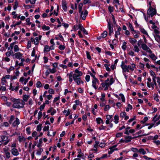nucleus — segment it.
Returning a JSON list of instances; mask_svg holds the SVG:
<instances>
[{
  "label": "nucleus",
  "instance_id": "nucleus-1",
  "mask_svg": "<svg viewBox=\"0 0 160 160\" xmlns=\"http://www.w3.org/2000/svg\"><path fill=\"white\" fill-rule=\"evenodd\" d=\"M149 4L150 6L149 8L147 11V14L151 16V17H153L154 15L156 14V10L154 8H153L151 6V2H149Z\"/></svg>",
  "mask_w": 160,
  "mask_h": 160
},
{
  "label": "nucleus",
  "instance_id": "nucleus-2",
  "mask_svg": "<svg viewBox=\"0 0 160 160\" xmlns=\"http://www.w3.org/2000/svg\"><path fill=\"white\" fill-rule=\"evenodd\" d=\"M117 145H115L109 148L110 149V150L108 152V153L109 154H111L114 151V150H118V149L117 148H115L117 147Z\"/></svg>",
  "mask_w": 160,
  "mask_h": 160
},
{
  "label": "nucleus",
  "instance_id": "nucleus-3",
  "mask_svg": "<svg viewBox=\"0 0 160 160\" xmlns=\"http://www.w3.org/2000/svg\"><path fill=\"white\" fill-rule=\"evenodd\" d=\"M78 29H79L81 31H83L84 34H88L87 31L83 28L82 25L80 24H79Z\"/></svg>",
  "mask_w": 160,
  "mask_h": 160
},
{
  "label": "nucleus",
  "instance_id": "nucleus-4",
  "mask_svg": "<svg viewBox=\"0 0 160 160\" xmlns=\"http://www.w3.org/2000/svg\"><path fill=\"white\" fill-rule=\"evenodd\" d=\"M21 102H15L12 105V107L14 108H21Z\"/></svg>",
  "mask_w": 160,
  "mask_h": 160
},
{
  "label": "nucleus",
  "instance_id": "nucleus-5",
  "mask_svg": "<svg viewBox=\"0 0 160 160\" xmlns=\"http://www.w3.org/2000/svg\"><path fill=\"white\" fill-rule=\"evenodd\" d=\"M12 153L14 156H17L18 154V152L16 148H13L12 149Z\"/></svg>",
  "mask_w": 160,
  "mask_h": 160
},
{
  "label": "nucleus",
  "instance_id": "nucleus-6",
  "mask_svg": "<svg viewBox=\"0 0 160 160\" xmlns=\"http://www.w3.org/2000/svg\"><path fill=\"white\" fill-rule=\"evenodd\" d=\"M62 7L64 11H66L67 9V3L63 1H62Z\"/></svg>",
  "mask_w": 160,
  "mask_h": 160
},
{
  "label": "nucleus",
  "instance_id": "nucleus-7",
  "mask_svg": "<svg viewBox=\"0 0 160 160\" xmlns=\"http://www.w3.org/2000/svg\"><path fill=\"white\" fill-rule=\"evenodd\" d=\"M121 67L124 72H129V70L128 69L127 65H121Z\"/></svg>",
  "mask_w": 160,
  "mask_h": 160
},
{
  "label": "nucleus",
  "instance_id": "nucleus-8",
  "mask_svg": "<svg viewBox=\"0 0 160 160\" xmlns=\"http://www.w3.org/2000/svg\"><path fill=\"white\" fill-rule=\"evenodd\" d=\"M88 12L87 10H85L84 13H83V15L82 16H80V17L82 18V19L83 20H85L86 19V16L88 14Z\"/></svg>",
  "mask_w": 160,
  "mask_h": 160
},
{
  "label": "nucleus",
  "instance_id": "nucleus-9",
  "mask_svg": "<svg viewBox=\"0 0 160 160\" xmlns=\"http://www.w3.org/2000/svg\"><path fill=\"white\" fill-rule=\"evenodd\" d=\"M98 79L97 78L96 79H94L92 82V86L95 88V89H97V88L96 86V82H98Z\"/></svg>",
  "mask_w": 160,
  "mask_h": 160
},
{
  "label": "nucleus",
  "instance_id": "nucleus-10",
  "mask_svg": "<svg viewBox=\"0 0 160 160\" xmlns=\"http://www.w3.org/2000/svg\"><path fill=\"white\" fill-rule=\"evenodd\" d=\"M16 58L18 59H20V58H22V54L20 52H17L15 54Z\"/></svg>",
  "mask_w": 160,
  "mask_h": 160
},
{
  "label": "nucleus",
  "instance_id": "nucleus-11",
  "mask_svg": "<svg viewBox=\"0 0 160 160\" xmlns=\"http://www.w3.org/2000/svg\"><path fill=\"white\" fill-rule=\"evenodd\" d=\"M19 120L18 118H16V120L13 123L12 125L14 126H16L17 125L19 124Z\"/></svg>",
  "mask_w": 160,
  "mask_h": 160
},
{
  "label": "nucleus",
  "instance_id": "nucleus-12",
  "mask_svg": "<svg viewBox=\"0 0 160 160\" xmlns=\"http://www.w3.org/2000/svg\"><path fill=\"white\" fill-rule=\"evenodd\" d=\"M142 49L145 51H147L148 49L149 48L145 44H142Z\"/></svg>",
  "mask_w": 160,
  "mask_h": 160
},
{
  "label": "nucleus",
  "instance_id": "nucleus-13",
  "mask_svg": "<svg viewBox=\"0 0 160 160\" xmlns=\"http://www.w3.org/2000/svg\"><path fill=\"white\" fill-rule=\"evenodd\" d=\"M138 152H139L140 154H142V155H145L146 154V152L144 150V149L142 148H141L138 149Z\"/></svg>",
  "mask_w": 160,
  "mask_h": 160
},
{
  "label": "nucleus",
  "instance_id": "nucleus-14",
  "mask_svg": "<svg viewBox=\"0 0 160 160\" xmlns=\"http://www.w3.org/2000/svg\"><path fill=\"white\" fill-rule=\"evenodd\" d=\"M154 37L158 43L160 42V36L158 35H154Z\"/></svg>",
  "mask_w": 160,
  "mask_h": 160
},
{
  "label": "nucleus",
  "instance_id": "nucleus-15",
  "mask_svg": "<svg viewBox=\"0 0 160 160\" xmlns=\"http://www.w3.org/2000/svg\"><path fill=\"white\" fill-rule=\"evenodd\" d=\"M118 118L119 117L118 115H115L114 117V119L115 120L114 122L116 124L118 123V121L119 119Z\"/></svg>",
  "mask_w": 160,
  "mask_h": 160
},
{
  "label": "nucleus",
  "instance_id": "nucleus-16",
  "mask_svg": "<svg viewBox=\"0 0 160 160\" xmlns=\"http://www.w3.org/2000/svg\"><path fill=\"white\" fill-rule=\"evenodd\" d=\"M50 50V47L48 45H45L44 48V52H49Z\"/></svg>",
  "mask_w": 160,
  "mask_h": 160
},
{
  "label": "nucleus",
  "instance_id": "nucleus-17",
  "mask_svg": "<svg viewBox=\"0 0 160 160\" xmlns=\"http://www.w3.org/2000/svg\"><path fill=\"white\" fill-rule=\"evenodd\" d=\"M114 80L113 78H112L110 80L109 82H108V83H106V84L107 85L109 86L110 85H111L112 84V83L114 82Z\"/></svg>",
  "mask_w": 160,
  "mask_h": 160
},
{
  "label": "nucleus",
  "instance_id": "nucleus-18",
  "mask_svg": "<svg viewBox=\"0 0 160 160\" xmlns=\"http://www.w3.org/2000/svg\"><path fill=\"white\" fill-rule=\"evenodd\" d=\"M149 56L153 60H155L157 58L153 53L151 55H149Z\"/></svg>",
  "mask_w": 160,
  "mask_h": 160
},
{
  "label": "nucleus",
  "instance_id": "nucleus-19",
  "mask_svg": "<svg viewBox=\"0 0 160 160\" xmlns=\"http://www.w3.org/2000/svg\"><path fill=\"white\" fill-rule=\"evenodd\" d=\"M140 31L142 32L143 34H145L148 36V34L147 32L143 29L142 28H141L140 29Z\"/></svg>",
  "mask_w": 160,
  "mask_h": 160
},
{
  "label": "nucleus",
  "instance_id": "nucleus-20",
  "mask_svg": "<svg viewBox=\"0 0 160 160\" xmlns=\"http://www.w3.org/2000/svg\"><path fill=\"white\" fill-rule=\"evenodd\" d=\"M107 35V32L106 31H104L103 33L102 34L101 36L102 38H105Z\"/></svg>",
  "mask_w": 160,
  "mask_h": 160
},
{
  "label": "nucleus",
  "instance_id": "nucleus-21",
  "mask_svg": "<svg viewBox=\"0 0 160 160\" xmlns=\"http://www.w3.org/2000/svg\"><path fill=\"white\" fill-rule=\"evenodd\" d=\"M42 28L43 30L45 29L46 30H48L49 29L50 27L49 26H46L44 25L42 27Z\"/></svg>",
  "mask_w": 160,
  "mask_h": 160
},
{
  "label": "nucleus",
  "instance_id": "nucleus-22",
  "mask_svg": "<svg viewBox=\"0 0 160 160\" xmlns=\"http://www.w3.org/2000/svg\"><path fill=\"white\" fill-rule=\"evenodd\" d=\"M96 121L98 124H100V121L101 122L103 123V120L100 118H96Z\"/></svg>",
  "mask_w": 160,
  "mask_h": 160
},
{
  "label": "nucleus",
  "instance_id": "nucleus-23",
  "mask_svg": "<svg viewBox=\"0 0 160 160\" xmlns=\"http://www.w3.org/2000/svg\"><path fill=\"white\" fill-rule=\"evenodd\" d=\"M131 39V38H130ZM130 42L132 44L136 43L137 42V40L134 38L131 39V40L130 41Z\"/></svg>",
  "mask_w": 160,
  "mask_h": 160
},
{
  "label": "nucleus",
  "instance_id": "nucleus-24",
  "mask_svg": "<svg viewBox=\"0 0 160 160\" xmlns=\"http://www.w3.org/2000/svg\"><path fill=\"white\" fill-rule=\"evenodd\" d=\"M72 77H73V75L72 74V72H71L69 74V81L70 82H72Z\"/></svg>",
  "mask_w": 160,
  "mask_h": 160
},
{
  "label": "nucleus",
  "instance_id": "nucleus-25",
  "mask_svg": "<svg viewBox=\"0 0 160 160\" xmlns=\"http://www.w3.org/2000/svg\"><path fill=\"white\" fill-rule=\"evenodd\" d=\"M23 99L24 101L27 102L28 100V96L27 95H24L23 96Z\"/></svg>",
  "mask_w": 160,
  "mask_h": 160
},
{
  "label": "nucleus",
  "instance_id": "nucleus-26",
  "mask_svg": "<svg viewBox=\"0 0 160 160\" xmlns=\"http://www.w3.org/2000/svg\"><path fill=\"white\" fill-rule=\"evenodd\" d=\"M134 50L135 52H138L139 51V49L138 48V47L137 45H135L134 46Z\"/></svg>",
  "mask_w": 160,
  "mask_h": 160
},
{
  "label": "nucleus",
  "instance_id": "nucleus-27",
  "mask_svg": "<svg viewBox=\"0 0 160 160\" xmlns=\"http://www.w3.org/2000/svg\"><path fill=\"white\" fill-rule=\"evenodd\" d=\"M38 119H40L42 116V113L41 111H40L38 112Z\"/></svg>",
  "mask_w": 160,
  "mask_h": 160
},
{
  "label": "nucleus",
  "instance_id": "nucleus-28",
  "mask_svg": "<svg viewBox=\"0 0 160 160\" xmlns=\"http://www.w3.org/2000/svg\"><path fill=\"white\" fill-rule=\"evenodd\" d=\"M48 70H49V72H50L53 73H54L56 72V69L54 68H53L52 69H51L50 68H49Z\"/></svg>",
  "mask_w": 160,
  "mask_h": 160
},
{
  "label": "nucleus",
  "instance_id": "nucleus-29",
  "mask_svg": "<svg viewBox=\"0 0 160 160\" xmlns=\"http://www.w3.org/2000/svg\"><path fill=\"white\" fill-rule=\"evenodd\" d=\"M108 10L109 12L111 13L113 11V7H111L110 6L108 7Z\"/></svg>",
  "mask_w": 160,
  "mask_h": 160
},
{
  "label": "nucleus",
  "instance_id": "nucleus-30",
  "mask_svg": "<svg viewBox=\"0 0 160 160\" xmlns=\"http://www.w3.org/2000/svg\"><path fill=\"white\" fill-rule=\"evenodd\" d=\"M142 42H143V41H142L141 39H140V40H139L137 44H138V46L139 47H140V45H142V44H143L142 43Z\"/></svg>",
  "mask_w": 160,
  "mask_h": 160
},
{
  "label": "nucleus",
  "instance_id": "nucleus-31",
  "mask_svg": "<svg viewBox=\"0 0 160 160\" xmlns=\"http://www.w3.org/2000/svg\"><path fill=\"white\" fill-rule=\"evenodd\" d=\"M86 54L87 58L89 60H91V58L89 52L87 51H86Z\"/></svg>",
  "mask_w": 160,
  "mask_h": 160
},
{
  "label": "nucleus",
  "instance_id": "nucleus-32",
  "mask_svg": "<svg viewBox=\"0 0 160 160\" xmlns=\"http://www.w3.org/2000/svg\"><path fill=\"white\" fill-rule=\"evenodd\" d=\"M104 66L106 68V70L109 72H110L111 71L110 68L108 67V65L107 64H105Z\"/></svg>",
  "mask_w": 160,
  "mask_h": 160
},
{
  "label": "nucleus",
  "instance_id": "nucleus-33",
  "mask_svg": "<svg viewBox=\"0 0 160 160\" xmlns=\"http://www.w3.org/2000/svg\"><path fill=\"white\" fill-rule=\"evenodd\" d=\"M129 27L132 31L136 32V31L134 29L132 24L130 23H129Z\"/></svg>",
  "mask_w": 160,
  "mask_h": 160
},
{
  "label": "nucleus",
  "instance_id": "nucleus-34",
  "mask_svg": "<svg viewBox=\"0 0 160 160\" xmlns=\"http://www.w3.org/2000/svg\"><path fill=\"white\" fill-rule=\"evenodd\" d=\"M154 99L157 102L159 101V99L158 98V95L157 94H154Z\"/></svg>",
  "mask_w": 160,
  "mask_h": 160
},
{
  "label": "nucleus",
  "instance_id": "nucleus-35",
  "mask_svg": "<svg viewBox=\"0 0 160 160\" xmlns=\"http://www.w3.org/2000/svg\"><path fill=\"white\" fill-rule=\"evenodd\" d=\"M78 77L77 76V74H74L73 75V78L74 81H76L77 79L78 78Z\"/></svg>",
  "mask_w": 160,
  "mask_h": 160
},
{
  "label": "nucleus",
  "instance_id": "nucleus-36",
  "mask_svg": "<svg viewBox=\"0 0 160 160\" xmlns=\"http://www.w3.org/2000/svg\"><path fill=\"white\" fill-rule=\"evenodd\" d=\"M21 23V21H20L19 22H18L14 25H12L11 26V27H15L16 25H20Z\"/></svg>",
  "mask_w": 160,
  "mask_h": 160
},
{
  "label": "nucleus",
  "instance_id": "nucleus-37",
  "mask_svg": "<svg viewBox=\"0 0 160 160\" xmlns=\"http://www.w3.org/2000/svg\"><path fill=\"white\" fill-rule=\"evenodd\" d=\"M106 144L104 142H101L99 144V146L101 148H104L105 147Z\"/></svg>",
  "mask_w": 160,
  "mask_h": 160
},
{
  "label": "nucleus",
  "instance_id": "nucleus-38",
  "mask_svg": "<svg viewBox=\"0 0 160 160\" xmlns=\"http://www.w3.org/2000/svg\"><path fill=\"white\" fill-rule=\"evenodd\" d=\"M18 6V2L17 1H16L15 2V5L13 7L14 9L15 10L17 8Z\"/></svg>",
  "mask_w": 160,
  "mask_h": 160
},
{
  "label": "nucleus",
  "instance_id": "nucleus-39",
  "mask_svg": "<svg viewBox=\"0 0 160 160\" xmlns=\"http://www.w3.org/2000/svg\"><path fill=\"white\" fill-rule=\"evenodd\" d=\"M36 85L37 88H40L42 86V84L40 82L38 81Z\"/></svg>",
  "mask_w": 160,
  "mask_h": 160
},
{
  "label": "nucleus",
  "instance_id": "nucleus-40",
  "mask_svg": "<svg viewBox=\"0 0 160 160\" xmlns=\"http://www.w3.org/2000/svg\"><path fill=\"white\" fill-rule=\"evenodd\" d=\"M42 124H39L37 126V130L38 131H40L41 129Z\"/></svg>",
  "mask_w": 160,
  "mask_h": 160
},
{
  "label": "nucleus",
  "instance_id": "nucleus-41",
  "mask_svg": "<svg viewBox=\"0 0 160 160\" xmlns=\"http://www.w3.org/2000/svg\"><path fill=\"white\" fill-rule=\"evenodd\" d=\"M42 149L41 148H40L39 149V151H38L37 152V154L38 155H40L41 154V152L43 151Z\"/></svg>",
  "mask_w": 160,
  "mask_h": 160
},
{
  "label": "nucleus",
  "instance_id": "nucleus-42",
  "mask_svg": "<svg viewBox=\"0 0 160 160\" xmlns=\"http://www.w3.org/2000/svg\"><path fill=\"white\" fill-rule=\"evenodd\" d=\"M11 52H12V53H13L12 50H11L9 52H8L6 53V55L7 56L9 57L11 55Z\"/></svg>",
  "mask_w": 160,
  "mask_h": 160
},
{
  "label": "nucleus",
  "instance_id": "nucleus-43",
  "mask_svg": "<svg viewBox=\"0 0 160 160\" xmlns=\"http://www.w3.org/2000/svg\"><path fill=\"white\" fill-rule=\"evenodd\" d=\"M131 150L134 152H138V150L136 148H131Z\"/></svg>",
  "mask_w": 160,
  "mask_h": 160
},
{
  "label": "nucleus",
  "instance_id": "nucleus-44",
  "mask_svg": "<svg viewBox=\"0 0 160 160\" xmlns=\"http://www.w3.org/2000/svg\"><path fill=\"white\" fill-rule=\"evenodd\" d=\"M14 117L13 116H11L10 119L9 121V122L10 124L14 120Z\"/></svg>",
  "mask_w": 160,
  "mask_h": 160
},
{
  "label": "nucleus",
  "instance_id": "nucleus-45",
  "mask_svg": "<svg viewBox=\"0 0 160 160\" xmlns=\"http://www.w3.org/2000/svg\"><path fill=\"white\" fill-rule=\"evenodd\" d=\"M91 3V1L90 0H84L83 2V4H86L87 3Z\"/></svg>",
  "mask_w": 160,
  "mask_h": 160
},
{
  "label": "nucleus",
  "instance_id": "nucleus-46",
  "mask_svg": "<svg viewBox=\"0 0 160 160\" xmlns=\"http://www.w3.org/2000/svg\"><path fill=\"white\" fill-rule=\"evenodd\" d=\"M65 47L64 45H60L59 47V48L60 50H63L65 49Z\"/></svg>",
  "mask_w": 160,
  "mask_h": 160
},
{
  "label": "nucleus",
  "instance_id": "nucleus-47",
  "mask_svg": "<svg viewBox=\"0 0 160 160\" xmlns=\"http://www.w3.org/2000/svg\"><path fill=\"white\" fill-rule=\"evenodd\" d=\"M14 51L15 52H17L19 50V48L18 46L17 45H15L14 47Z\"/></svg>",
  "mask_w": 160,
  "mask_h": 160
},
{
  "label": "nucleus",
  "instance_id": "nucleus-48",
  "mask_svg": "<svg viewBox=\"0 0 160 160\" xmlns=\"http://www.w3.org/2000/svg\"><path fill=\"white\" fill-rule=\"evenodd\" d=\"M45 104V103H44L42 105H41L40 106V109L41 111H42L44 108Z\"/></svg>",
  "mask_w": 160,
  "mask_h": 160
},
{
  "label": "nucleus",
  "instance_id": "nucleus-49",
  "mask_svg": "<svg viewBox=\"0 0 160 160\" xmlns=\"http://www.w3.org/2000/svg\"><path fill=\"white\" fill-rule=\"evenodd\" d=\"M150 72L151 75L152 76H153V77H156V75L155 73L154 72H153V71H152L151 70L150 71Z\"/></svg>",
  "mask_w": 160,
  "mask_h": 160
},
{
  "label": "nucleus",
  "instance_id": "nucleus-50",
  "mask_svg": "<svg viewBox=\"0 0 160 160\" xmlns=\"http://www.w3.org/2000/svg\"><path fill=\"white\" fill-rule=\"evenodd\" d=\"M126 113L125 112H122L120 113V117L123 118L126 115Z\"/></svg>",
  "mask_w": 160,
  "mask_h": 160
},
{
  "label": "nucleus",
  "instance_id": "nucleus-51",
  "mask_svg": "<svg viewBox=\"0 0 160 160\" xmlns=\"http://www.w3.org/2000/svg\"><path fill=\"white\" fill-rule=\"evenodd\" d=\"M6 154V156L7 158H9L10 157V153L8 152H6L5 153Z\"/></svg>",
  "mask_w": 160,
  "mask_h": 160
},
{
  "label": "nucleus",
  "instance_id": "nucleus-52",
  "mask_svg": "<svg viewBox=\"0 0 160 160\" xmlns=\"http://www.w3.org/2000/svg\"><path fill=\"white\" fill-rule=\"evenodd\" d=\"M12 101L13 102H20V99H16L14 98L12 100Z\"/></svg>",
  "mask_w": 160,
  "mask_h": 160
},
{
  "label": "nucleus",
  "instance_id": "nucleus-53",
  "mask_svg": "<svg viewBox=\"0 0 160 160\" xmlns=\"http://www.w3.org/2000/svg\"><path fill=\"white\" fill-rule=\"evenodd\" d=\"M35 40H36V41H34V44L36 45L38 44V38L36 37L35 38Z\"/></svg>",
  "mask_w": 160,
  "mask_h": 160
},
{
  "label": "nucleus",
  "instance_id": "nucleus-54",
  "mask_svg": "<svg viewBox=\"0 0 160 160\" xmlns=\"http://www.w3.org/2000/svg\"><path fill=\"white\" fill-rule=\"evenodd\" d=\"M75 81L78 85L79 84L80 82V78H78Z\"/></svg>",
  "mask_w": 160,
  "mask_h": 160
},
{
  "label": "nucleus",
  "instance_id": "nucleus-55",
  "mask_svg": "<svg viewBox=\"0 0 160 160\" xmlns=\"http://www.w3.org/2000/svg\"><path fill=\"white\" fill-rule=\"evenodd\" d=\"M48 92L49 93L53 94L54 93V92L52 89L51 88L49 89L48 91Z\"/></svg>",
  "mask_w": 160,
  "mask_h": 160
},
{
  "label": "nucleus",
  "instance_id": "nucleus-56",
  "mask_svg": "<svg viewBox=\"0 0 160 160\" xmlns=\"http://www.w3.org/2000/svg\"><path fill=\"white\" fill-rule=\"evenodd\" d=\"M90 76L89 75H87L86 76L85 79L87 82L89 81Z\"/></svg>",
  "mask_w": 160,
  "mask_h": 160
},
{
  "label": "nucleus",
  "instance_id": "nucleus-57",
  "mask_svg": "<svg viewBox=\"0 0 160 160\" xmlns=\"http://www.w3.org/2000/svg\"><path fill=\"white\" fill-rule=\"evenodd\" d=\"M31 42L30 41L28 42L27 47L28 48H29L31 47Z\"/></svg>",
  "mask_w": 160,
  "mask_h": 160
},
{
  "label": "nucleus",
  "instance_id": "nucleus-58",
  "mask_svg": "<svg viewBox=\"0 0 160 160\" xmlns=\"http://www.w3.org/2000/svg\"><path fill=\"white\" fill-rule=\"evenodd\" d=\"M49 126H45L43 128V130L45 131L48 130L49 129Z\"/></svg>",
  "mask_w": 160,
  "mask_h": 160
},
{
  "label": "nucleus",
  "instance_id": "nucleus-59",
  "mask_svg": "<svg viewBox=\"0 0 160 160\" xmlns=\"http://www.w3.org/2000/svg\"><path fill=\"white\" fill-rule=\"evenodd\" d=\"M110 108V107L109 105H107L105 106V107L104 108V110L105 111H108Z\"/></svg>",
  "mask_w": 160,
  "mask_h": 160
},
{
  "label": "nucleus",
  "instance_id": "nucleus-60",
  "mask_svg": "<svg viewBox=\"0 0 160 160\" xmlns=\"http://www.w3.org/2000/svg\"><path fill=\"white\" fill-rule=\"evenodd\" d=\"M1 139L2 140H3L4 139H6V140L8 139V137L7 136H2L1 137Z\"/></svg>",
  "mask_w": 160,
  "mask_h": 160
},
{
  "label": "nucleus",
  "instance_id": "nucleus-61",
  "mask_svg": "<svg viewBox=\"0 0 160 160\" xmlns=\"http://www.w3.org/2000/svg\"><path fill=\"white\" fill-rule=\"evenodd\" d=\"M153 142L157 145L160 144V141H153Z\"/></svg>",
  "mask_w": 160,
  "mask_h": 160
},
{
  "label": "nucleus",
  "instance_id": "nucleus-62",
  "mask_svg": "<svg viewBox=\"0 0 160 160\" xmlns=\"http://www.w3.org/2000/svg\"><path fill=\"white\" fill-rule=\"evenodd\" d=\"M24 102L22 100H21V108H22L24 107V105L25 104Z\"/></svg>",
  "mask_w": 160,
  "mask_h": 160
},
{
  "label": "nucleus",
  "instance_id": "nucleus-63",
  "mask_svg": "<svg viewBox=\"0 0 160 160\" xmlns=\"http://www.w3.org/2000/svg\"><path fill=\"white\" fill-rule=\"evenodd\" d=\"M82 143L83 142L82 141H80L77 142V144L78 146H81Z\"/></svg>",
  "mask_w": 160,
  "mask_h": 160
},
{
  "label": "nucleus",
  "instance_id": "nucleus-64",
  "mask_svg": "<svg viewBox=\"0 0 160 160\" xmlns=\"http://www.w3.org/2000/svg\"><path fill=\"white\" fill-rule=\"evenodd\" d=\"M87 116L86 114H85L82 116V118L84 121H86L87 120Z\"/></svg>",
  "mask_w": 160,
  "mask_h": 160
}]
</instances>
